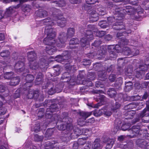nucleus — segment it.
<instances>
[{"label":"nucleus","instance_id":"1","mask_svg":"<svg viewBox=\"0 0 149 149\" xmlns=\"http://www.w3.org/2000/svg\"><path fill=\"white\" fill-rule=\"evenodd\" d=\"M45 32L47 34V36L44 39L43 42L45 45H47L46 47V51L49 55H52L56 51V49L54 45H56L58 47H63L65 46V42L66 37L65 36V33L61 32L59 35L58 40L59 42L56 43L54 38L56 36L55 29H52L50 26H46L45 28Z\"/></svg>","mask_w":149,"mask_h":149},{"label":"nucleus","instance_id":"2","mask_svg":"<svg viewBox=\"0 0 149 149\" xmlns=\"http://www.w3.org/2000/svg\"><path fill=\"white\" fill-rule=\"evenodd\" d=\"M132 10V9L130 6H124L120 11L116 10L115 12L116 13L115 14L114 16L108 18V24H104L100 22L99 24L101 28H105L108 26L111 25L115 29H122L124 28V26L122 22V19L124 17V15L126 14H130Z\"/></svg>","mask_w":149,"mask_h":149},{"label":"nucleus","instance_id":"3","mask_svg":"<svg viewBox=\"0 0 149 149\" xmlns=\"http://www.w3.org/2000/svg\"><path fill=\"white\" fill-rule=\"evenodd\" d=\"M52 13V19H46L43 20L46 26H51L57 24L61 27L65 26L66 22V20L62 16V15L60 13L59 10L55 8H52L51 9Z\"/></svg>","mask_w":149,"mask_h":149},{"label":"nucleus","instance_id":"4","mask_svg":"<svg viewBox=\"0 0 149 149\" xmlns=\"http://www.w3.org/2000/svg\"><path fill=\"white\" fill-rule=\"evenodd\" d=\"M88 30L86 31L84 37L82 38L80 40V44L82 47H84L86 45L88 44L89 41L93 39V34L95 33L97 30L96 26L91 24L88 25Z\"/></svg>","mask_w":149,"mask_h":149},{"label":"nucleus","instance_id":"5","mask_svg":"<svg viewBox=\"0 0 149 149\" xmlns=\"http://www.w3.org/2000/svg\"><path fill=\"white\" fill-rule=\"evenodd\" d=\"M149 66V58H147L145 61V63H138L136 66V69L134 70L136 77L141 78L145 74L146 71L148 70V66Z\"/></svg>","mask_w":149,"mask_h":149},{"label":"nucleus","instance_id":"6","mask_svg":"<svg viewBox=\"0 0 149 149\" xmlns=\"http://www.w3.org/2000/svg\"><path fill=\"white\" fill-rule=\"evenodd\" d=\"M68 119V118L67 117L64 118L60 125L58 126V130L63 131L66 130L68 134L73 128L72 124V119L70 118L69 120Z\"/></svg>","mask_w":149,"mask_h":149},{"label":"nucleus","instance_id":"7","mask_svg":"<svg viewBox=\"0 0 149 149\" xmlns=\"http://www.w3.org/2000/svg\"><path fill=\"white\" fill-rule=\"evenodd\" d=\"M121 47L118 45H116L115 46L114 45H109L108 49L110 53L111 58H115L117 57L118 53L121 52Z\"/></svg>","mask_w":149,"mask_h":149},{"label":"nucleus","instance_id":"8","mask_svg":"<svg viewBox=\"0 0 149 149\" xmlns=\"http://www.w3.org/2000/svg\"><path fill=\"white\" fill-rule=\"evenodd\" d=\"M78 114L79 116L78 119V124L81 126H84L86 124L85 121L86 119L91 115L92 112L81 111L78 113Z\"/></svg>","mask_w":149,"mask_h":149},{"label":"nucleus","instance_id":"9","mask_svg":"<svg viewBox=\"0 0 149 149\" xmlns=\"http://www.w3.org/2000/svg\"><path fill=\"white\" fill-rule=\"evenodd\" d=\"M122 52L125 55H137L139 53V50L133 48L130 49L128 47H123Z\"/></svg>","mask_w":149,"mask_h":149},{"label":"nucleus","instance_id":"10","mask_svg":"<svg viewBox=\"0 0 149 149\" xmlns=\"http://www.w3.org/2000/svg\"><path fill=\"white\" fill-rule=\"evenodd\" d=\"M95 77V74L94 73L91 72L88 74V79H90V81L87 80H83L82 84L86 85L87 86H92L93 83L91 81L93 80L94 79Z\"/></svg>","mask_w":149,"mask_h":149},{"label":"nucleus","instance_id":"11","mask_svg":"<svg viewBox=\"0 0 149 149\" xmlns=\"http://www.w3.org/2000/svg\"><path fill=\"white\" fill-rule=\"evenodd\" d=\"M69 57L68 52L65 51L63 53L62 55H59L56 56V60L59 62H61L64 60H67Z\"/></svg>","mask_w":149,"mask_h":149},{"label":"nucleus","instance_id":"12","mask_svg":"<svg viewBox=\"0 0 149 149\" xmlns=\"http://www.w3.org/2000/svg\"><path fill=\"white\" fill-rule=\"evenodd\" d=\"M14 68L15 71L17 72H22L25 69L24 62L21 61H18L15 64Z\"/></svg>","mask_w":149,"mask_h":149},{"label":"nucleus","instance_id":"13","mask_svg":"<svg viewBox=\"0 0 149 149\" xmlns=\"http://www.w3.org/2000/svg\"><path fill=\"white\" fill-rule=\"evenodd\" d=\"M58 109V108L57 107V105L56 104H52L49 107V108L47 109L46 114V116L47 117V115H49L50 117H51L52 113Z\"/></svg>","mask_w":149,"mask_h":149},{"label":"nucleus","instance_id":"14","mask_svg":"<svg viewBox=\"0 0 149 149\" xmlns=\"http://www.w3.org/2000/svg\"><path fill=\"white\" fill-rule=\"evenodd\" d=\"M140 127L139 126H133L132 129L130 130V132H132L134 135L132 136L129 135L131 138L134 137L135 136L139 134H141L140 133Z\"/></svg>","mask_w":149,"mask_h":149},{"label":"nucleus","instance_id":"15","mask_svg":"<svg viewBox=\"0 0 149 149\" xmlns=\"http://www.w3.org/2000/svg\"><path fill=\"white\" fill-rule=\"evenodd\" d=\"M34 77L32 75L27 74L26 76V81L25 85L28 87H30L33 85L32 82L34 79Z\"/></svg>","mask_w":149,"mask_h":149},{"label":"nucleus","instance_id":"16","mask_svg":"<svg viewBox=\"0 0 149 149\" xmlns=\"http://www.w3.org/2000/svg\"><path fill=\"white\" fill-rule=\"evenodd\" d=\"M20 5L18 4L16 6H11L7 9L5 14L7 15L8 16L16 11L17 9L20 7Z\"/></svg>","mask_w":149,"mask_h":149},{"label":"nucleus","instance_id":"17","mask_svg":"<svg viewBox=\"0 0 149 149\" xmlns=\"http://www.w3.org/2000/svg\"><path fill=\"white\" fill-rule=\"evenodd\" d=\"M145 109H144L140 115V118H141L142 122L144 123H149V115H146Z\"/></svg>","mask_w":149,"mask_h":149},{"label":"nucleus","instance_id":"18","mask_svg":"<svg viewBox=\"0 0 149 149\" xmlns=\"http://www.w3.org/2000/svg\"><path fill=\"white\" fill-rule=\"evenodd\" d=\"M90 19L91 21L93 22H96L99 19V16L98 13H96L95 10H93L90 13Z\"/></svg>","mask_w":149,"mask_h":149},{"label":"nucleus","instance_id":"19","mask_svg":"<svg viewBox=\"0 0 149 149\" xmlns=\"http://www.w3.org/2000/svg\"><path fill=\"white\" fill-rule=\"evenodd\" d=\"M136 143L138 146L141 148H146V146L149 143H148L143 139H138L136 141Z\"/></svg>","mask_w":149,"mask_h":149},{"label":"nucleus","instance_id":"20","mask_svg":"<svg viewBox=\"0 0 149 149\" xmlns=\"http://www.w3.org/2000/svg\"><path fill=\"white\" fill-rule=\"evenodd\" d=\"M36 54L33 51L29 52L27 53V56L29 62L35 61Z\"/></svg>","mask_w":149,"mask_h":149},{"label":"nucleus","instance_id":"21","mask_svg":"<svg viewBox=\"0 0 149 149\" xmlns=\"http://www.w3.org/2000/svg\"><path fill=\"white\" fill-rule=\"evenodd\" d=\"M19 77H13L11 79L10 84L12 86H15L19 84Z\"/></svg>","mask_w":149,"mask_h":149},{"label":"nucleus","instance_id":"22","mask_svg":"<svg viewBox=\"0 0 149 149\" xmlns=\"http://www.w3.org/2000/svg\"><path fill=\"white\" fill-rule=\"evenodd\" d=\"M75 30L74 28H69L68 29L67 33V38L73 36L75 34Z\"/></svg>","mask_w":149,"mask_h":149},{"label":"nucleus","instance_id":"23","mask_svg":"<svg viewBox=\"0 0 149 149\" xmlns=\"http://www.w3.org/2000/svg\"><path fill=\"white\" fill-rule=\"evenodd\" d=\"M29 66L32 70H36L39 67V65L36 61L29 62Z\"/></svg>","mask_w":149,"mask_h":149},{"label":"nucleus","instance_id":"24","mask_svg":"<svg viewBox=\"0 0 149 149\" xmlns=\"http://www.w3.org/2000/svg\"><path fill=\"white\" fill-rule=\"evenodd\" d=\"M114 141V140L111 139H108L106 143V149H110L112 147Z\"/></svg>","mask_w":149,"mask_h":149},{"label":"nucleus","instance_id":"25","mask_svg":"<svg viewBox=\"0 0 149 149\" xmlns=\"http://www.w3.org/2000/svg\"><path fill=\"white\" fill-rule=\"evenodd\" d=\"M135 114V112L132 110L127 111L125 114V118L127 119H131L133 118V116Z\"/></svg>","mask_w":149,"mask_h":149},{"label":"nucleus","instance_id":"26","mask_svg":"<svg viewBox=\"0 0 149 149\" xmlns=\"http://www.w3.org/2000/svg\"><path fill=\"white\" fill-rule=\"evenodd\" d=\"M54 132L53 128H50L47 129L45 134V138L47 139H50V137L53 134Z\"/></svg>","mask_w":149,"mask_h":149},{"label":"nucleus","instance_id":"27","mask_svg":"<svg viewBox=\"0 0 149 149\" xmlns=\"http://www.w3.org/2000/svg\"><path fill=\"white\" fill-rule=\"evenodd\" d=\"M100 146V140L99 139H96L95 140L92 145V147L94 149H97Z\"/></svg>","mask_w":149,"mask_h":149},{"label":"nucleus","instance_id":"28","mask_svg":"<svg viewBox=\"0 0 149 149\" xmlns=\"http://www.w3.org/2000/svg\"><path fill=\"white\" fill-rule=\"evenodd\" d=\"M125 87L124 88L126 91H130L132 88L133 84L132 82L129 81L125 83Z\"/></svg>","mask_w":149,"mask_h":149},{"label":"nucleus","instance_id":"29","mask_svg":"<svg viewBox=\"0 0 149 149\" xmlns=\"http://www.w3.org/2000/svg\"><path fill=\"white\" fill-rule=\"evenodd\" d=\"M107 94L111 97H113L115 95L116 92L113 88L109 89L107 92Z\"/></svg>","mask_w":149,"mask_h":149},{"label":"nucleus","instance_id":"30","mask_svg":"<svg viewBox=\"0 0 149 149\" xmlns=\"http://www.w3.org/2000/svg\"><path fill=\"white\" fill-rule=\"evenodd\" d=\"M13 74V72H6L4 74V77L5 79H11Z\"/></svg>","mask_w":149,"mask_h":149},{"label":"nucleus","instance_id":"31","mask_svg":"<svg viewBox=\"0 0 149 149\" xmlns=\"http://www.w3.org/2000/svg\"><path fill=\"white\" fill-rule=\"evenodd\" d=\"M38 13L39 16L41 18H42L43 17H46L48 15L46 11L45 10L39 11L38 12Z\"/></svg>","mask_w":149,"mask_h":149},{"label":"nucleus","instance_id":"32","mask_svg":"<svg viewBox=\"0 0 149 149\" xmlns=\"http://www.w3.org/2000/svg\"><path fill=\"white\" fill-rule=\"evenodd\" d=\"M10 54V52L8 50L4 51L1 53V56L3 57H7Z\"/></svg>","mask_w":149,"mask_h":149},{"label":"nucleus","instance_id":"33","mask_svg":"<svg viewBox=\"0 0 149 149\" xmlns=\"http://www.w3.org/2000/svg\"><path fill=\"white\" fill-rule=\"evenodd\" d=\"M100 111L102 112L104 115L107 116H110L112 114V113L109 111L105 109H101Z\"/></svg>","mask_w":149,"mask_h":149},{"label":"nucleus","instance_id":"34","mask_svg":"<svg viewBox=\"0 0 149 149\" xmlns=\"http://www.w3.org/2000/svg\"><path fill=\"white\" fill-rule=\"evenodd\" d=\"M55 3H56L57 6L59 7H63L65 6V1L63 0H61L59 1H56L54 2Z\"/></svg>","mask_w":149,"mask_h":149},{"label":"nucleus","instance_id":"35","mask_svg":"<svg viewBox=\"0 0 149 149\" xmlns=\"http://www.w3.org/2000/svg\"><path fill=\"white\" fill-rule=\"evenodd\" d=\"M96 35L99 37H102L105 34V32L103 31H95Z\"/></svg>","mask_w":149,"mask_h":149},{"label":"nucleus","instance_id":"36","mask_svg":"<svg viewBox=\"0 0 149 149\" xmlns=\"http://www.w3.org/2000/svg\"><path fill=\"white\" fill-rule=\"evenodd\" d=\"M120 106V104L118 102H116L115 104L112 106L111 108L112 110L115 111L119 108Z\"/></svg>","mask_w":149,"mask_h":149},{"label":"nucleus","instance_id":"37","mask_svg":"<svg viewBox=\"0 0 149 149\" xmlns=\"http://www.w3.org/2000/svg\"><path fill=\"white\" fill-rule=\"evenodd\" d=\"M100 49H102L101 50H98L97 53V54H98L99 55L102 56L103 54H104L106 52V48H104V47H102L100 48Z\"/></svg>","mask_w":149,"mask_h":149},{"label":"nucleus","instance_id":"38","mask_svg":"<svg viewBox=\"0 0 149 149\" xmlns=\"http://www.w3.org/2000/svg\"><path fill=\"white\" fill-rule=\"evenodd\" d=\"M137 106V104L135 102L130 103L127 106L128 109H132L136 108Z\"/></svg>","mask_w":149,"mask_h":149},{"label":"nucleus","instance_id":"39","mask_svg":"<svg viewBox=\"0 0 149 149\" xmlns=\"http://www.w3.org/2000/svg\"><path fill=\"white\" fill-rule=\"evenodd\" d=\"M79 40L77 38H73L70 41V45H76L78 43Z\"/></svg>","mask_w":149,"mask_h":149},{"label":"nucleus","instance_id":"40","mask_svg":"<svg viewBox=\"0 0 149 149\" xmlns=\"http://www.w3.org/2000/svg\"><path fill=\"white\" fill-rule=\"evenodd\" d=\"M66 68L67 71H74L75 69L74 68V66L70 65H67L66 66Z\"/></svg>","mask_w":149,"mask_h":149},{"label":"nucleus","instance_id":"41","mask_svg":"<svg viewBox=\"0 0 149 149\" xmlns=\"http://www.w3.org/2000/svg\"><path fill=\"white\" fill-rule=\"evenodd\" d=\"M43 139V137L42 136H39L37 134L35 135L34 139L35 141H42Z\"/></svg>","mask_w":149,"mask_h":149},{"label":"nucleus","instance_id":"42","mask_svg":"<svg viewBox=\"0 0 149 149\" xmlns=\"http://www.w3.org/2000/svg\"><path fill=\"white\" fill-rule=\"evenodd\" d=\"M116 83L120 87L123 83L122 78L120 77L118 78L116 82Z\"/></svg>","mask_w":149,"mask_h":149},{"label":"nucleus","instance_id":"43","mask_svg":"<svg viewBox=\"0 0 149 149\" xmlns=\"http://www.w3.org/2000/svg\"><path fill=\"white\" fill-rule=\"evenodd\" d=\"M104 71H100L98 72V74L99 78H104L106 77V74Z\"/></svg>","mask_w":149,"mask_h":149},{"label":"nucleus","instance_id":"44","mask_svg":"<svg viewBox=\"0 0 149 149\" xmlns=\"http://www.w3.org/2000/svg\"><path fill=\"white\" fill-rule=\"evenodd\" d=\"M116 78V77L115 74H111L109 76V79L111 82H113L114 81Z\"/></svg>","mask_w":149,"mask_h":149},{"label":"nucleus","instance_id":"45","mask_svg":"<svg viewBox=\"0 0 149 149\" xmlns=\"http://www.w3.org/2000/svg\"><path fill=\"white\" fill-rule=\"evenodd\" d=\"M86 142V140L83 139H78L77 142L79 145H83Z\"/></svg>","mask_w":149,"mask_h":149},{"label":"nucleus","instance_id":"46","mask_svg":"<svg viewBox=\"0 0 149 149\" xmlns=\"http://www.w3.org/2000/svg\"><path fill=\"white\" fill-rule=\"evenodd\" d=\"M130 126L128 124H126L123 125L121 127V129L125 131L128 129Z\"/></svg>","mask_w":149,"mask_h":149},{"label":"nucleus","instance_id":"47","mask_svg":"<svg viewBox=\"0 0 149 149\" xmlns=\"http://www.w3.org/2000/svg\"><path fill=\"white\" fill-rule=\"evenodd\" d=\"M131 32V31L130 30L127 31V32H123V33L120 32H118L117 34V36L118 37H120L122 36H123L124 34H125L126 33H130Z\"/></svg>","mask_w":149,"mask_h":149},{"label":"nucleus","instance_id":"48","mask_svg":"<svg viewBox=\"0 0 149 149\" xmlns=\"http://www.w3.org/2000/svg\"><path fill=\"white\" fill-rule=\"evenodd\" d=\"M98 10L99 11V15H103L105 14V11L104 8H99L98 9Z\"/></svg>","mask_w":149,"mask_h":149},{"label":"nucleus","instance_id":"49","mask_svg":"<svg viewBox=\"0 0 149 149\" xmlns=\"http://www.w3.org/2000/svg\"><path fill=\"white\" fill-rule=\"evenodd\" d=\"M133 72L132 69L131 68H128L127 70H125V74L128 75H130V74H131Z\"/></svg>","mask_w":149,"mask_h":149},{"label":"nucleus","instance_id":"50","mask_svg":"<svg viewBox=\"0 0 149 149\" xmlns=\"http://www.w3.org/2000/svg\"><path fill=\"white\" fill-rule=\"evenodd\" d=\"M87 4H94L98 1V0H86Z\"/></svg>","mask_w":149,"mask_h":149},{"label":"nucleus","instance_id":"51","mask_svg":"<svg viewBox=\"0 0 149 149\" xmlns=\"http://www.w3.org/2000/svg\"><path fill=\"white\" fill-rule=\"evenodd\" d=\"M100 102L102 103V104H104L106 99V97L104 95L101 96L99 98Z\"/></svg>","mask_w":149,"mask_h":149},{"label":"nucleus","instance_id":"52","mask_svg":"<svg viewBox=\"0 0 149 149\" xmlns=\"http://www.w3.org/2000/svg\"><path fill=\"white\" fill-rule=\"evenodd\" d=\"M83 62L84 63H83V65L85 66L90 65L91 63L89 60L85 59L84 60Z\"/></svg>","mask_w":149,"mask_h":149},{"label":"nucleus","instance_id":"53","mask_svg":"<svg viewBox=\"0 0 149 149\" xmlns=\"http://www.w3.org/2000/svg\"><path fill=\"white\" fill-rule=\"evenodd\" d=\"M112 38V36L111 35L108 34L105 36L104 38L106 40L109 41L111 40Z\"/></svg>","mask_w":149,"mask_h":149},{"label":"nucleus","instance_id":"54","mask_svg":"<svg viewBox=\"0 0 149 149\" xmlns=\"http://www.w3.org/2000/svg\"><path fill=\"white\" fill-rule=\"evenodd\" d=\"M69 74L68 72H65L62 76V78L63 79L69 78L70 79Z\"/></svg>","mask_w":149,"mask_h":149},{"label":"nucleus","instance_id":"55","mask_svg":"<svg viewBox=\"0 0 149 149\" xmlns=\"http://www.w3.org/2000/svg\"><path fill=\"white\" fill-rule=\"evenodd\" d=\"M90 131L88 129H85V130H83L82 132V133L83 134L86 135H88L89 133H90Z\"/></svg>","mask_w":149,"mask_h":149},{"label":"nucleus","instance_id":"56","mask_svg":"<svg viewBox=\"0 0 149 149\" xmlns=\"http://www.w3.org/2000/svg\"><path fill=\"white\" fill-rule=\"evenodd\" d=\"M100 42L99 40L95 41L93 44V45L95 47L98 46L100 44Z\"/></svg>","mask_w":149,"mask_h":149},{"label":"nucleus","instance_id":"57","mask_svg":"<svg viewBox=\"0 0 149 149\" xmlns=\"http://www.w3.org/2000/svg\"><path fill=\"white\" fill-rule=\"evenodd\" d=\"M78 146H79L78 142H75L73 145V148L74 149H77L78 148Z\"/></svg>","mask_w":149,"mask_h":149},{"label":"nucleus","instance_id":"58","mask_svg":"<svg viewBox=\"0 0 149 149\" xmlns=\"http://www.w3.org/2000/svg\"><path fill=\"white\" fill-rule=\"evenodd\" d=\"M121 123L120 122H119V125H118L117 126H116V130L114 131V132H116L117 131L120 129V126H121Z\"/></svg>","mask_w":149,"mask_h":149},{"label":"nucleus","instance_id":"59","mask_svg":"<svg viewBox=\"0 0 149 149\" xmlns=\"http://www.w3.org/2000/svg\"><path fill=\"white\" fill-rule=\"evenodd\" d=\"M40 75H39V76L37 75L36 79L37 81H40L41 80V79L42 77V74L40 73Z\"/></svg>","mask_w":149,"mask_h":149},{"label":"nucleus","instance_id":"60","mask_svg":"<svg viewBox=\"0 0 149 149\" xmlns=\"http://www.w3.org/2000/svg\"><path fill=\"white\" fill-rule=\"evenodd\" d=\"M122 42L123 45H127L128 42V40L127 39H123L122 40Z\"/></svg>","mask_w":149,"mask_h":149},{"label":"nucleus","instance_id":"61","mask_svg":"<svg viewBox=\"0 0 149 149\" xmlns=\"http://www.w3.org/2000/svg\"><path fill=\"white\" fill-rule=\"evenodd\" d=\"M23 11L24 12H29L30 10V8H29V6H26L25 8L23 9Z\"/></svg>","mask_w":149,"mask_h":149},{"label":"nucleus","instance_id":"62","mask_svg":"<svg viewBox=\"0 0 149 149\" xmlns=\"http://www.w3.org/2000/svg\"><path fill=\"white\" fill-rule=\"evenodd\" d=\"M5 90V88L4 86L0 85V93H2Z\"/></svg>","mask_w":149,"mask_h":149},{"label":"nucleus","instance_id":"63","mask_svg":"<svg viewBox=\"0 0 149 149\" xmlns=\"http://www.w3.org/2000/svg\"><path fill=\"white\" fill-rule=\"evenodd\" d=\"M134 100H137L140 98V97L139 95L134 96L132 97Z\"/></svg>","mask_w":149,"mask_h":149},{"label":"nucleus","instance_id":"64","mask_svg":"<svg viewBox=\"0 0 149 149\" xmlns=\"http://www.w3.org/2000/svg\"><path fill=\"white\" fill-rule=\"evenodd\" d=\"M5 39V36L3 34L1 33H0V41L3 40Z\"/></svg>","mask_w":149,"mask_h":149}]
</instances>
